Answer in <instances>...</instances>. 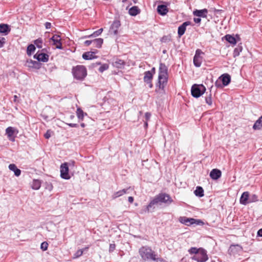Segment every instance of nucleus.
<instances>
[{
    "label": "nucleus",
    "mask_w": 262,
    "mask_h": 262,
    "mask_svg": "<svg viewBox=\"0 0 262 262\" xmlns=\"http://www.w3.org/2000/svg\"><path fill=\"white\" fill-rule=\"evenodd\" d=\"M139 254L143 261H156L157 262H161L162 259L157 258V255L152 249L147 246H143L139 249Z\"/></svg>",
    "instance_id": "obj_1"
},
{
    "label": "nucleus",
    "mask_w": 262,
    "mask_h": 262,
    "mask_svg": "<svg viewBox=\"0 0 262 262\" xmlns=\"http://www.w3.org/2000/svg\"><path fill=\"white\" fill-rule=\"evenodd\" d=\"M167 68L164 63H161L159 66L158 83L160 89H163L167 82Z\"/></svg>",
    "instance_id": "obj_2"
},
{
    "label": "nucleus",
    "mask_w": 262,
    "mask_h": 262,
    "mask_svg": "<svg viewBox=\"0 0 262 262\" xmlns=\"http://www.w3.org/2000/svg\"><path fill=\"white\" fill-rule=\"evenodd\" d=\"M72 73L75 78L83 80L86 76V70L83 66H77L72 69Z\"/></svg>",
    "instance_id": "obj_3"
},
{
    "label": "nucleus",
    "mask_w": 262,
    "mask_h": 262,
    "mask_svg": "<svg viewBox=\"0 0 262 262\" xmlns=\"http://www.w3.org/2000/svg\"><path fill=\"white\" fill-rule=\"evenodd\" d=\"M206 88L203 84H193L191 89V95L193 97L199 98L206 91Z\"/></svg>",
    "instance_id": "obj_4"
},
{
    "label": "nucleus",
    "mask_w": 262,
    "mask_h": 262,
    "mask_svg": "<svg viewBox=\"0 0 262 262\" xmlns=\"http://www.w3.org/2000/svg\"><path fill=\"white\" fill-rule=\"evenodd\" d=\"M219 80H216L215 85L217 88H222L221 81H222L224 86H227L231 81V77L228 74H224L219 77Z\"/></svg>",
    "instance_id": "obj_5"
},
{
    "label": "nucleus",
    "mask_w": 262,
    "mask_h": 262,
    "mask_svg": "<svg viewBox=\"0 0 262 262\" xmlns=\"http://www.w3.org/2000/svg\"><path fill=\"white\" fill-rule=\"evenodd\" d=\"M192 258L197 262H205L208 259L207 251L202 248L197 255H194Z\"/></svg>",
    "instance_id": "obj_6"
},
{
    "label": "nucleus",
    "mask_w": 262,
    "mask_h": 262,
    "mask_svg": "<svg viewBox=\"0 0 262 262\" xmlns=\"http://www.w3.org/2000/svg\"><path fill=\"white\" fill-rule=\"evenodd\" d=\"M155 73V68H152L150 71H146L144 73V81L148 84L149 88L152 87L151 80L153 75Z\"/></svg>",
    "instance_id": "obj_7"
},
{
    "label": "nucleus",
    "mask_w": 262,
    "mask_h": 262,
    "mask_svg": "<svg viewBox=\"0 0 262 262\" xmlns=\"http://www.w3.org/2000/svg\"><path fill=\"white\" fill-rule=\"evenodd\" d=\"M69 167L67 163H64L60 165V177L66 180L70 179V176L69 173Z\"/></svg>",
    "instance_id": "obj_8"
},
{
    "label": "nucleus",
    "mask_w": 262,
    "mask_h": 262,
    "mask_svg": "<svg viewBox=\"0 0 262 262\" xmlns=\"http://www.w3.org/2000/svg\"><path fill=\"white\" fill-rule=\"evenodd\" d=\"M156 196H157L160 203L170 204L173 201L170 195L165 193H161Z\"/></svg>",
    "instance_id": "obj_9"
},
{
    "label": "nucleus",
    "mask_w": 262,
    "mask_h": 262,
    "mask_svg": "<svg viewBox=\"0 0 262 262\" xmlns=\"http://www.w3.org/2000/svg\"><path fill=\"white\" fill-rule=\"evenodd\" d=\"M202 52L199 49L196 50L195 54L193 57V63L196 67H200L202 62V58L200 56Z\"/></svg>",
    "instance_id": "obj_10"
},
{
    "label": "nucleus",
    "mask_w": 262,
    "mask_h": 262,
    "mask_svg": "<svg viewBox=\"0 0 262 262\" xmlns=\"http://www.w3.org/2000/svg\"><path fill=\"white\" fill-rule=\"evenodd\" d=\"M33 57L34 58L37 59L39 62L40 61L46 62L49 60V56L46 53H39L37 52L34 55Z\"/></svg>",
    "instance_id": "obj_11"
},
{
    "label": "nucleus",
    "mask_w": 262,
    "mask_h": 262,
    "mask_svg": "<svg viewBox=\"0 0 262 262\" xmlns=\"http://www.w3.org/2000/svg\"><path fill=\"white\" fill-rule=\"evenodd\" d=\"M121 24L119 20H114L110 29V33L111 34H113L114 35H117L118 34V30Z\"/></svg>",
    "instance_id": "obj_12"
},
{
    "label": "nucleus",
    "mask_w": 262,
    "mask_h": 262,
    "mask_svg": "<svg viewBox=\"0 0 262 262\" xmlns=\"http://www.w3.org/2000/svg\"><path fill=\"white\" fill-rule=\"evenodd\" d=\"M60 37L59 35L55 34L50 39L53 41V45L56 46L57 49H62V46Z\"/></svg>",
    "instance_id": "obj_13"
},
{
    "label": "nucleus",
    "mask_w": 262,
    "mask_h": 262,
    "mask_svg": "<svg viewBox=\"0 0 262 262\" xmlns=\"http://www.w3.org/2000/svg\"><path fill=\"white\" fill-rule=\"evenodd\" d=\"M190 24L191 23L189 21H186L183 23L178 27V34L180 37L185 33L186 27L190 25Z\"/></svg>",
    "instance_id": "obj_14"
},
{
    "label": "nucleus",
    "mask_w": 262,
    "mask_h": 262,
    "mask_svg": "<svg viewBox=\"0 0 262 262\" xmlns=\"http://www.w3.org/2000/svg\"><path fill=\"white\" fill-rule=\"evenodd\" d=\"M159 201L157 196H156L149 203V204L146 207L145 212H149L151 209H154L155 205L159 203Z\"/></svg>",
    "instance_id": "obj_15"
},
{
    "label": "nucleus",
    "mask_w": 262,
    "mask_h": 262,
    "mask_svg": "<svg viewBox=\"0 0 262 262\" xmlns=\"http://www.w3.org/2000/svg\"><path fill=\"white\" fill-rule=\"evenodd\" d=\"M26 66L29 68L38 69L40 68L41 64L39 61L33 60L32 59L28 60L26 62Z\"/></svg>",
    "instance_id": "obj_16"
},
{
    "label": "nucleus",
    "mask_w": 262,
    "mask_h": 262,
    "mask_svg": "<svg viewBox=\"0 0 262 262\" xmlns=\"http://www.w3.org/2000/svg\"><path fill=\"white\" fill-rule=\"evenodd\" d=\"M180 222L186 225L189 226L195 223L196 220L192 218H188L187 217H181L179 219Z\"/></svg>",
    "instance_id": "obj_17"
},
{
    "label": "nucleus",
    "mask_w": 262,
    "mask_h": 262,
    "mask_svg": "<svg viewBox=\"0 0 262 262\" xmlns=\"http://www.w3.org/2000/svg\"><path fill=\"white\" fill-rule=\"evenodd\" d=\"M222 175L221 171L218 169H213L210 172V177L213 180L219 179Z\"/></svg>",
    "instance_id": "obj_18"
},
{
    "label": "nucleus",
    "mask_w": 262,
    "mask_h": 262,
    "mask_svg": "<svg viewBox=\"0 0 262 262\" xmlns=\"http://www.w3.org/2000/svg\"><path fill=\"white\" fill-rule=\"evenodd\" d=\"M157 12L161 15H165L168 12L167 6L165 5H158L157 7Z\"/></svg>",
    "instance_id": "obj_19"
},
{
    "label": "nucleus",
    "mask_w": 262,
    "mask_h": 262,
    "mask_svg": "<svg viewBox=\"0 0 262 262\" xmlns=\"http://www.w3.org/2000/svg\"><path fill=\"white\" fill-rule=\"evenodd\" d=\"M6 134L8 136L9 140L14 141V137L13 136L14 134V128L12 127H8L6 129Z\"/></svg>",
    "instance_id": "obj_20"
},
{
    "label": "nucleus",
    "mask_w": 262,
    "mask_h": 262,
    "mask_svg": "<svg viewBox=\"0 0 262 262\" xmlns=\"http://www.w3.org/2000/svg\"><path fill=\"white\" fill-rule=\"evenodd\" d=\"M249 193L246 191L243 193L240 198V203L243 205H247L249 203Z\"/></svg>",
    "instance_id": "obj_21"
},
{
    "label": "nucleus",
    "mask_w": 262,
    "mask_h": 262,
    "mask_svg": "<svg viewBox=\"0 0 262 262\" xmlns=\"http://www.w3.org/2000/svg\"><path fill=\"white\" fill-rule=\"evenodd\" d=\"M10 28L7 24H0V33L4 35H7L10 32Z\"/></svg>",
    "instance_id": "obj_22"
},
{
    "label": "nucleus",
    "mask_w": 262,
    "mask_h": 262,
    "mask_svg": "<svg viewBox=\"0 0 262 262\" xmlns=\"http://www.w3.org/2000/svg\"><path fill=\"white\" fill-rule=\"evenodd\" d=\"M208 11L206 9L196 10L193 11V14L198 17H206Z\"/></svg>",
    "instance_id": "obj_23"
},
{
    "label": "nucleus",
    "mask_w": 262,
    "mask_h": 262,
    "mask_svg": "<svg viewBox=\"0 0 262 262\" xmlns=\"http://www.w3.org/2000/svg\"><path fill=\"white\" fill-rule=\"evenodd\" d=\"M96 52H86L82 54V58L85 60H90L96 58L95 54Z\"/></svg>",
    "instance_id": "obj_24"
},
{
    "label": "nucleus",
    "mask_w": 262,
    "mask_h": 262,
    "mask_svg": "<svg viewBox=\"0 0 262 262\" xmlns=\"http://www.w3.org/2000/svg\"><path fill=\"white\" fill-rule=\"evenodd\" d=\"M9 169L13 171L14 173V174L15 176L16 177H18L21 174V170L17 168V167H16V166L15 165V164H10L9 166Z\"/></svg>",
    "instance_id": "obj_25"
},
{
    "label": "nucleus",
    "mask_w": 262,
    "mask_h": 262,
    "mask_svg": "<svg viewBox=\"0 0 262 262\" xmlns=\"http://www.w3.org/2000/svg\"><path fill=\"white\" fill-rule=\"evenodd\" d=\"M128 13L131 16H136L140 13V9L137 6H133L129 9Z\"/></svg>",
    "instance_id": "obj_26"
},
{
    "label": "nucleus",
    "mask_w": 262,
    "mask_h": 262,
    "mask_svg": "<svg viewBox=\"0 0 262 262\" xmlns=\"http://www.w3.org/2000/svg\"><path fill=\"white\" fill-rule=\"evenodd\" d=\"M41 181L39 180L34 179L33 180L31 184V187L33 189L38 190L41 186Z\"/></svg>",
    "instance_id": "obj_27"
},
{
    "label": "nucleus",
    "mask_w": 262,
    "mask_h": 262,
    "mask_svg": "<svg viewBox=\"0 0 262 262\" xmlns=\"http://www.w3.org/2000/svg\"><path fill=\"white\" fill-rule=\"evenodd\" d=\"M103 39L101 38H97V39H95L93 40L92 45H93V47H94L100 48L101 47V46L103 43Z\"/></svg>",
    "instance_id": "obj_28"
},
{
    "label": "nucleus",
    "mask_w": 262,
    "mask_h": 262,
    "mask_svg": "<svg viewBox=\"0 0 262 262\" xmlns=\"http://www.w3.org/2000/svg\"><path fill=\"white\" fill-rule=\"evenodd\" d=\"M224 38L226 41L232 45H235L236 43V40L235 38L229 34L226 35L224 36Z\"/></svg>",
    "instance_id": "obj_29"
},
{
    "label": "nucleus",
    "mask_w": 262,
    "mask_h": 262,
    "mask_svg": "<svg viewBox=\"0 0 262 262\" xmlns=\"http://www.w3.org/2000/svg\"><path fill=\"white\" fill-rule=\"evenodd\" d=\"M194 194L199 197H202L204 196V190L201 186H197L196 189L194 191Z\"/></svg>",
    "instance_id": "obj_30"
},
{
    "label": "nucleus",
    "mask_w": 262,
    "mask_h": 262,
    "mask_svg": "<svg viewBox=\"0 0 262 262\" xmlns=\"http://www.w3.org/2000/svg\"><path fill=\"white\" fill-rule=\"evenodd\" d=\"M253 128L254 129H260L262 128V116L255 122Z\"/></svg>",
    "instance_id": "obj_31"
},
{
    "label": "nucleus",
    "mask_w": 262,
    "mask_h": 262,
    "mask_svg": "<svg viewBox=\"0 0 262 262\" xmlns=\"http://www.w3.org/2000/svg\"><path fill=\"white\" fill-rule=\"evenodd\" d=\"M128 189H123L121 190H119L117 192H116L113 195V199H116L118 197L122 196V195L127 193Z\"/></svg>",
    "instance_id": "obj_32"
},
{
    "label": "nucleus",
    "mask_w": 262,
    "mask_h": 262,
    "mask_svg": "<svg viewBox=\"0 0 262 262\" xmlns=\"http://www.w3.org/2000/svg\"><path fill=\"white\" fill-rule=\"evenodd\" d=\"M113 65L117 68H122L124 65V61L121 59H117L113 63Z\"/></svg>",
    "instance_id": "obj_33"
},
{
    "label": "nucleus",
    "mask_w": 262,
    "mask_h": 262,
    "mask_svg": "<svg viewBox=\"0 0 262 262\" xmlns=\"http://www.w3.org/2000/svg\"><path fill=\"white\" fill-rule=\"evenodd\" d=\"M103 31V29L101 28L96 31H95L93 33L90 35H88L85 36V38H92V37H96L100 35Z\"/></svg>",
    "instance_id": "obj_34"
},
{
    "label": "nucleus",
    "mask_w": 262,
    "mask_h": 262,
    "mask_svg": "<svg viewBox=\"0 0 262 262\" xmlns=\"http://www.w3.org/2000/svg\"><path fill=\"white\" fill-rule=\"evenodd\" d=\"M35 49H36L35 47V46L34 45H33V44L29 45L28 46L27 49V54L29 56L31 55L32 53H33L35 51Z\"/></svg>",
    "instance_id": "obj_35"
},
{
    "label": "nucleus",
    "mask_w": 262,
    "mask_h": 262,
    "mask_svg": "<svg viewBox=\"0 0 262 262\" xmlns=\"http://www.w3.org/2000/svg\"><path fill=\"white\" fill-rule=\"evenodd\" d=\"M76 114L77 117L80 120H83L84 116L86 115V114L84 113L83 111L80 108L77 109Z\"/></svg>",
    "instance_id": "obj_36"
},
{
    "label": "nucleus",
    "mask_w": 262,
    "mask_h": 262,
    "mask_svg": "<svg viewBox=\"0 0 262 262\" xmlns=\"http://www.w3.org/2000/svg\"><path fill=\"white\" fill-rule=\"evenodd\" d=\"M205 102L209 106H211L212 104V95L211 93H210L208 95L207 93H206V96H205Z\"/></svg>",
    "instance_id": "obj_37"
},
{
    "label": "nucleus",
    "mask_w": 262,
    "mask_h": 262,
    "mask_svg": "<svg viewBox=\"0 0 262 262\" xmlns=\"http://www.w3.org/2000/svg\"><path fill=\"white\" fill-rule=\"evenodd\" d=\"M88 248H89L88 247H86L83 249H79V250H77L75 252V253L74 254L73 258H78L79 257L81 256L82 255L84 250H86Z\"/></svg>",
    "instance_id": "obj_38"
},
{
    "label": "nucleus",
    "mask_w": 262,
    "mask_h": 262,
    "mask_svg": "<svg viewBox=\"0 0 262 262\" xmlns=\"http://www.w3.org/2000/svg\"><path fill=\"white\" fill-rule=\"evenodd\" d=\"M202 249V248L191 247L190 249L188 250V252L190 254H194V255H197V254L200 252V250Z\"/></svg>",
    "instance_id": "obj_39"
},
{
    "label": "nucleus",
    "mask_w": 262,
    "mask_h": 262,
    "mask_svg": "<svg viewBox=\"0 0 262 262\" xmlns=\"http://www.w3.org/2000/svg\"><path fill=\"white\" fill-rule=\"evenodd\" d=\"M43 43L42 39L39 38L34 41V43L38 48L41 49L42 48V44Z\"/></svg>",
    "instance_id": "obj_40"
},
{
    "label": "nucleus",
    "mask_w": 262,
    "mask_h": 262,
    "mask_svg": "<svg viewBox=\"0 0 262 262\" xmlns=\"http://www.w3.org/2000/svg\"><path fill=\"white\" fill-rule=\"evenodd\" d=\"M258 201V196L255 194H253L251 195H249V203L255 202Z\"/></svg>",
    "instance_id": "obj_41"
},
{
    "label": "nucleus",
    "mask_w": 262,
    "mask_h": 262,
    "mask_svg": "<svg viewBox=\"0 0 262 262\" xmlns=\"http://www.w3.org/2000/svg\"><path fill=\"white\" fill-rule=\"evenodd\" d=\"M242 47H238L234 49L233 51V56L236 57L238 56L239 55L241 52H242Z\"/></svg>",
    "instance_id": "obj_42"
},
{
    "label": "nucleus",
    "mask_w": 262,
    "mask_h": 262,
    "mask_svg": "<svg viewBox=\"0 0 262 262\" xmlns=\"http://www.w3.org/2000/svg\"><path fill=\"white\" fill-rule=\"evenodd\" d=\"M48 247V244L46 242H42L40 245V248L43 251L47 250Z\"/></svg>",
    "instance_id": "obj_43"
},
{
    "label": "nucleus",
    "mask_w": 262,
    "mask_h": 262,
    "mask_svg": "<svg viewBox=\"0 0 262 262\" xmlns=\"http://www.w3.org/2000/svg\"><path fill=\"white\" fill-rule=\"evenodd\" d=\"M108 68V66L107 64H104L102 65L99 68V71L100 72H103L105 70H107Z\"/></svg>",
    "instance_id": "obj_44"
},
{
    "label": "nucleus",
    "mask_w": 262,
    "mask_h": 262,
    "mask_svg": "<svg viewBox=\"0 0 262 262\" xmlns=\"http://www.w3.org/2000/svg\"><path fill=\"white\" fill-rule=\"evenodd\" d=\"M115 248H116V245L115 244H111L110 245V247H109V252H112L113 251H114V250L115 249Z\"/></svg>",
    "instance_id": "obj_45"
},
{
    "label": "nucleus",
    "mask_w": 262,
    "mask_h": 262,
    "mask_svg": "<svg viewBox=\"0 0 262 262\" xmlns=\"http://www.w3.org/2000/svg\"><path fill=\"white\" fill-rule=\"evenodd\" d=\"M170 40V37L167 36H165L162 38L161 41L162 42H167L169 41Z\"/></svg>",
    "instance_id": "obj_46"
},
{
    "label": "nucleus",
    "mask_w": 262,
    "mask_h": 262,
    "mask_svg": "<svg viewBox=\"0 0 262 262\" xmlns=\"http://www.w3.org/2000/svg\"><path fill=\"white\" fill-rule=\"evenodd\" d=\"M6 39L4 37H0V48H2L5 43Z\"/></svg>",
    "instance_id": "obj_47"
},
{
    "label": "nucleus",
    "mask_w": 262,
    "mask_h": 262,
    "mask_svg": "<svg viewBox=\"0 0 262 262\" xmlns=\"http://www.w3.org/2000/svg\"><path fill=\"white\" fill-rule=\"evenodd\" d=\"M150 117H151V114L150 113L147 112L145 113V118L146 121H148L149 120Z\"/></svg>",
    "instance_id": "obj_48"
},
{
    "label": "nucleus",
    "mask_w": 262,
    "mask_h": 262,
    "mask_svg": "<svg viewBox=\"0 0 262 262\" xmlns=\"http://www.w3.org/2000/svg\"><path fill=\"white\" fill-rule=\"evenodd\" d=\"M44 136L46 139L50 138L51 137V132L49 130H47Z\"/></svg>",
    "instance_id": "obj_49"
},
{
    "label": "nucleus",
    "mask_w": 262,
    "mask_h": 262,
    "mask_svg": "<svg viewBox=\"0 0 262 262\" xmlns=\"http://www.w3.org/2000/svg\"><path fill=\"white\" fill-rule=\"evenodd\" d=\"M92 42H93V40H86L84 41V45L86 46H90V45L92 44Z\"/></svg>",
    "instance_id": "obj_50"
},
{
    "label": "nucleus",
    "mask_w": 262,
    "mask_h": 262,
    "mask_svg": "<svg viewBox=\"0 0 262 262\" xmlns=\"http://www.w3.org/2000/svg\"><path fill=\"white\" fill-rule=\"evenodd\" d=\"M45 27L47 29H50L51 27V24L50 23L47 22L45 24Z\"/></svg>",
    "instance_id": "obj_51"
},
{
    "label": "nucleus",
    "mask_w": 262,
    "mask_h": 262,
    "mask_svg": "<svg viewBox=\"0 0 262 262\" xmlns=\"http://www.w3.org/2000/svg\"><path fill=\"white\" fill-rule=\"evenodd\" d=\"M68 125L71 127H77L78 126V125L76 123H69Z\"/></svg>",
    "instance_id": "obj_52"
},
{
    "label": "nucleus",
    "mask_w": 262,
    "mask_h": 262,
    "mask_svg": "<svg viewBox=\"0 0 262 262\" xmlns=\"http://www.w3.org/2000/svg\"><path fill=\"white\" fill-rule=\"evenodd\" d=\"M193 20L194 21L195 23H200L201 21V19L199 17H198V18H194L193 19Z\"/></svg>",
    "instance_id": "obj_53"
},
{
    "label": "nucleus",
    "mask_w": 262,
    "mask_h": 262,
    "mask_svg": "<svg viewBox=\"0 0 262 262\" xmlns=\"http://www.w3.org/2000/svg\"><path fill=\"white\" fill-rule=\"evenodd\" d=\"M257 236L262 237V228L257 231Z\"/></svg>",
    "instance_id": "obj_54"
},
{
    "label": "nucleus",
    "mask_w": 262,
    "mask_h": 262,
    "mask_svg": "<svg viewBox=\"0 0 262 262\" xmlns=\"http://www.w3.org/2000/svg\"><path fill=\"white\" fill-rule=\"evenodd\" d=\"M128 201L129 203H132L134 201V198L133 196H129L128 198Z\"/></svg>",
    "instance_id": "obj_55"
},
{
    "label": "nucleus",
    "mask_w": 262,
    "mask_h": 262,
    "mask_svg": "<svg viewBox=\"0 0 262 262\" xmlns=\"http://www.w3.org/2000/svg\"><path fill=\"white\" fill-rule=\"evenodd\" d=\"M144 127L145 128H146L147 126H148V123H147V121H145V122H144Z\"/></svg>",
    "instance_id": "obj_56"
},
{
    "label": "nucleus",
    "mask_w": 262,
    "mask_h": 262,
    "mask_svg": "<svg viewBox=\"0 0 262 262\" xmlns=\"http://www.w3.org/2000/svg\"><path fill=\"white\" fill-rule=\"evenodd\" d=\"M17 96L16 95L14 96V101L16 102L17 101Z\"/></svg>",
    "instance_id": "obj_57"
},
{
    "label": "nucleus",
    "mask_w": 262,
    "mask_h": 262,
    "mask_svg": "<svg viewBox=\"0 0 262 262\" xmlns=\"http://www.w3.org/2000/svg\"><path fill=\"white\" fill-rule=\"evenodd\" d=\"M80 126H81L82 127H85V124H84V123H81Z\"/></svg>",
    "instance_id": "obj_58"
},
{
    "label": "nucleus",
    "mask_w": 262,
    "mask_h": 262,
    "mask_svg": "<svg viewBox=\"0 0 262 262\" xmlns=\"http://www.w3.org/2000/svg\"><path fill=\"white\" fill-rule=\"evenodd\" d=\"M220 11H221V10H216V9H215V10H214V12H220Z\"/></svg>",
    "instance_id": "obj_59"
},
{
    "label": "nucleus",
    "mask_w": 262,
    "mask_h": 262,
    "mask_svg": "<svg viewBox=\"0 0 262 262\" xmlns=\"http://www.w3.org/2000/svg\"><path fill=\"white\" fill-rule=\"evenodd\" d=\"M134 3H136L137 2V0H132Z\"/></svg>",
    "instance_id": "obj_60"
},
{
    "label": "nucleus",
    "mask_w": 262,
    "mask_h": 262,
    "mask_svg": "<svg viewBox=\"0 0 262 262\" xmlns=\"http://www.w3.org/2000/svg\"><path fill=\"white\" fill-rule=\"evenodd\" d=\"M127 0H122V3H125Z\"/></svg>",
    "instance_id": "obj_61"
},
{
    "label": "nucleus",
    "mask_w": 262,
    "mask_h": 262,
    "mask_svg": "<svg viewBox=\"0 0 262 262\" xmlns=\"http://www.w3.org/2000/svg\"><path fill=\"white\" fill-rule=\"evenodd\" d=\"M165 52H166V51H165V50H164V51H163V53H165Z\"/></svg>",
    "instance_id": "obj_62"
}]
</instances>
